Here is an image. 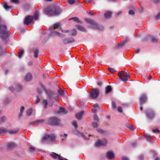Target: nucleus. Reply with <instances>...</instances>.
I'll return each mask as SVG.
<instances>
[{
	"label": "nucleus",
	"instance_id": "a18cd8bd",
	"mask_svg": "<svg viewBox=\"0 0 160 160\" xmlns=\"http://www.w3.org/2000/svg\"><path fill=\"white\" fill-rule=\"evenodd\" d=\"M112 107L114 109H115L116 108V103L114 101H112Z\"/></svg>",
	"mask_w": 160,
	"mask_h": 160
},
{
	"label": "nucleus",
	"instance_id": "1a4fd4ad",
	"mask_svg": "<svg viewBox=\"0 0 160 160\" xmlns=\"http://www.w3.org/2000/svg\"><path fill=\"white\" fill-rule=\"evenodd\" d=\"M34 18L32 16H28L25 18L24 21V24L26 25H28L32 22Z\"/></svg>",
	"mask_w": 160,
	"mask_h": 160
},
{
	"label": "nucleus",
	"instance_id": "0e129e2a",
	"mask_svg": "<svg viewBox=\"0 0 160 160\" xmlns=\"http://www.w3.org/2000/svg\"><path fill=\"white\" fill-rule=\"evenodd\" d=\"M37 90H38V92L40 94H41L42 93V90L41 89H40L39 88H38L37 89Z\"/></svg>",
	"mask_w": 160,
	"mask_h": 160
},
{
	"label": "nucleus",
	"instance_id": "9d476101",
	"mask_svg": "<svg viewBox=\"0 0 160 160\" xmlns=\"http://www.w3.org/2000/svg\"><path fill=\"white\" fill-rule=\"evenodd\" d=\"M40 86L41 87V88H42L43 90H44L47 93L49 98H51V97L53 95V92H52L50 90H48V91H47L46 89H45V88L44 86L42 84V82H40Z\"/></svg>",
	"mask_w": 160,
	"mask_h": 160
},
{
	"label": "nucleus",
	"instance_id": "58836bf2",
	"mask_svg": "<svg viewBox=\"0 0 160 160\" xmlns=\"http://www.w3.org/2000/svg\"><path fill=\"white\" fill-rule=\"evenodd\" d=\"M108 71L111 73L114 72H116V71L113 68H108Z\"/></svg>",
	"mask_w": 160,
	"mask_h": 160
},
{
	"label": "nucleus",
	"instance_id": "9b49d317",
	"mask_svg": "<svg viewBox=\"0 0 160 160\" xmlns=\"http://www.w3.org/2000/svg\"><path fill=\"white\" fill-rule=\"evenodd\" d=\"M75 40L73 38H65L62 40V42L64 45H66L69 43H72Z\"/></svg>",
	"mask_w": 160,
	"mask_h": 160
},
{
	"label": "nucleus",
	"instance_id": "f3484780",
	"mask_svg": "<svg viewBox=\"0 0 160 160\" xmlns=\"http://www.w3.org/2000/svg\"><path fill=\"white\" fill-rule=\"evenodd\" d=\"M51 156L53 158L56 159L58 158L59 160L61 159V158H62L61 156L55 152H52V153L51 154Z\"/></svg>",
	"mask_w": 160,
	"mask_h": 160
},
{
	"label": "nucleus",
	"instance_id": "a211bd4d",
	"mask_svg": "<svg viewBox=\"0 0 160 160\" xmlns=\"http://www.w3.org/2000/svg\"><path fill=\"white\" fill-rule=\"evenodd\" d=\"M76 26L78 29L81 32H86L87 31L86 29L84 27L81 25H76Z\"/></svg>",
	"mask_w": 160,
	"mask_h": 160
},
{
	"label": "nucleus",
	"instance_id": "473e14b6",
	"mask_svg": "<svg viewBox=\"0 0 160 160\" xmlns=\"http://www.w3.org/2000/svg\"><path fill=\"white\" fill-rule=\"evenodd\" d=\"M4 8L6 9H10L11 8L10 6H8L7 5L6 2H4L3 5Z\"/></svg>",
	"mask_w": 160,
	"mask_h": 160
},
{
	"label": "nucleus",
	"instance_id": "4c0bfd02",
	"mask_svg": "<svg viewBox=\"0 0 160 160\" xmlns=\"http://www.w3.org/2000/svg\"><path fill=\"white\" fill-rule=\"evenodd\" d=\"M93 118L94 120L98 122L99 121V118L96 114H94L93 116Z\"/></svg>",
	"mask_w": 160,
	"mask_h": 160
},
{
	"label": "nucleus",
	"instance_id": "f8f14e48",
	"mask_svg": "<svg viewBox=\"0 0 160 160\" xmlns=\"http://www.w3.org/2000/svg\"><path fill=\"white\" fill-rule=\"evenodd\" d=\"M147 97L145 94L141 95L139 98V101L141 104H144L146 101Z\"/></svg>",
	"mask_w": 160,
	"mask_h": 160
},
{
	"label": "nucleus",
	"instance_id": "09e8293b",
	"mask_svg": "<svg viewBox=\"0 0 160 160\" xmlns=\"http://www.w3.org/2000/svg\"><path fill=\"white\" fill-rule=\"evenodd\" d=\"M9 89L12 92H13L15 91V89L13 86H11L9 88Z\"/></svg>",
	"mask_w": 160,
	"mask_h": 160
},
{
	"label": "nucleus",
	"instance_id": "c756f323",
	"mask_svg": "<svg viewBox=\"0 0 160 160\" xmlns=\"http://www.w3.org/2000/svg\"><path fill=\"white\" fill-rule=\"evenodd\" d=\"M22 89V87L18 84L16 86V90L18 91H21Z\"/></svg>",
	"mask_w": 160,
	"mask_h": 160
},
{
	"label": "nucleus",
	"instance_id": "a878e982",
	"mask_svg": "<svg viewBox=\"0 0 160 160\" xmlns=\"http://www.w3.org/2000/svg\"><path fill=\"white\" fill-rule=\"evenodd\" d=\"M128 41V39H127L126 40L121 42L118 44V47H122Z\"/></svg>",
	"mask_w": 160,
	"mask_h": 160
},
{
	"label": "nucleus",
	"instance_id": "c9c22d12",
	"mask_svg": "<svg viewBox=\"0 0 160 160\" xmlns=\"http://www.w3.org/2000/svg\"><path fill=\"white\" fill-rule=\"evenodd\" d=\"M70 19H73L75 21L78 22H82L80 21L78 18L77 17H73L71 18Z\"/></svg>",
	"mask_w": 160,
	"mask_h": 160
},
{
	"label": "nucleus",
	"instance_id": "393cba45",
	"mask_svg": "<svg viewBox=\"0 0 160 160\" xmlns=\"http://www.w3.org/2000/svg\"><path fill=\"white\" fill-rule=\"evenodd\" d=\"M48 101L47 100L44 99L42 102V104L44 106V109H46L48 107Z\"/></svg>",
	"mask_w": 160,
	"mask_h": 160
},
{
	"label": "nucleus",
	"instance_id": "c03bdc74",
	"mask_svg": "<svg viewBox=\"0 0 160 160\" xmlns=\"http://www.w3.org/2000/svg\"><path fill=\"white\" fill-rule=\"evenodd\" d=\"M44 122V120L43 119H41L38 120L36 121V123H43Z\"/></svg>",
	"mask_w": 160,
	"mask_h": 160
},
{
	"label": "nucleus",
	"instance_id": "39448f33",
	"mask_svg": "<svg viewBox=\"0 0 160 160\" xmlns=\"http://www.w3.org/2000/svg\"><path fill=\"white\" fill-rule=\"evenodd\" d=\"M100 94L99 90L98 88L94 89L91 92L90 96L92 98L95 99L97 98Z\"/></svg>",
	"mask_w": 160,
	"mask_h": 160
},
{
	"label": "nucleus",
	"instance_id": "49530a36",
	"mask_svg": "<svg viewBox=\"0 0 160 160\" xmlns=\"http://www.w3.org/2000/svg\"><path fill=\"white\" fill-rule=\"evenodd\" d=\"M8 130H7L5 129H2L1 130V131L2 133H8Z\"/></svg>",
	"mask_w": 160,
	"mask_h": 160
},
{
	"label": "nucleus",
	"instance_id": "13d9d810",
	"mask_svg": "<svg viewBox=\"0 0 160 160\" xmlns=\"http://www.w3.org/2000/svg\"><path fill=\"white\" fill-rule=\"evenodd\" d=\"M128 127L131 130L133 131V128L130 125H128Z\"/></svg>",
	"mask_w": 160,
	"mask_h": 160
},
{
	"label": "nucleus",
	"instance_id": "e433bc0d",
	"mask_svg": "<svg viewBox=\"0 0 160 160\" xmlns=\"http://www.w3.org/2000/svg\"><path fill=\"white\" fill-rule=\"evenodd\" d=\"M20 51L21 52L19 53L18 56L19 58H21L22 57L24 52V51L23 50H21Z\"/></svg>",
	"mask_w": 160,
	"mask_h": 160
},
{
	"label": "nucleus",
	"instance_id": "0eeeda50",
	"mask_svg": "<svg viewBox=\"0 0 160 160\" xmlns=\"http://www.w3.org/2000/svg\"><path fill=\"white\" fill-rule=\"evenodd\" d=\"M146 113L147 117L151 119L154 117L155 116L154 112L151 109H148L146 110Z\"/></svg>",
	"mask_w": 160,
	"mask_h": 160
},
{
	"label": "nucleus",
	"instance_id": "603ef678",
	"mask_svg": "<svg viewBox=\"0 0 160 160\" xmlns=\"http://www.w3.org/2000/svg\"><path fill=\"white\" fill-rule=\"evenodd\" d=\"M160 18V12H159L155 17V18L158 20Z\"/></svg>",
	"mask_w": 160,
	"mask_h": 160
},
{
	"label": "nucleus",
	"instance_id": "5701e85b",
	"mask_svg": "<svg viewBox=\"0 0 160 160\" xmlns=\"http://www.w3.org/2000/svg\"><path fill=\"white\" fill-rule=\"evenodd\" d=\"M58 113H63L64 114H66L67 113V111L66 110L65 108L61 107L59 108L58 110Z\"/></svg>",
	"mask_w": 160,
	"mask_h": 160
},
{
	"label": "nucleus",
	"instance_id": "3c124183",
	"mask_svg": "<svg viewBox=\"0 0 160 160\" xmlns=\"http://www.w3.org/2000/svg\"><path fill=\"white\" fill-rule=\"evenodd\" d=\"M118 110L119 112L120 113H121L122 112V108L120 106H119L118 107Z\"/></svg>",
	"mask_w": 160,
	"mask_h": 160
},
{
	"label": "nucleus",
	"instance_id": "412c9836",
	"mask_svg": "<svg viewBox=\"0 0 160 160\" xmlns=\"http://www.w3.org/2000/svg\"><path fill=\"white\" fill-rule=\"evenodd\" d=\"M61 24L60 23H56L55 24L53 27H51L49 29L50 30H52L53 29H55L56 28H58L60 26Z\"/></svg>",
	"mask_w": 160,
	"mask_h": 160
},
{
	"label": "nucleus",
	"instance_id": "774afa93",
	"mask_svg": "<svg viewBox=\"0 0 160 160\" xmlns=\"http://www.w3.org/2000/svg\"><path fill=\"white\" fill-rule=\"evenodd\" d=\"M97 111V110L95 108H94L92 109V112L94 113H95Z\"/></svg>",
	"mask_w": 160,
	"mask_h": 160
},
{
	"label": "nucleus",
	"instance_id": "6e6d98bb",
	"mask_svg": "<svg viewBox=\"0 0 160 160\" xmlns=\"http://www.w3.org/2000/svg\"><path fill=\"white\" fill-rule=\"evenodd\" d=\"M40 101V98H39V97L38 96H37V100L36 102V103L37 104V103H39Z\"/></svg>",
	"mask_w": 160,
	"mask_h": 160
},
{
	"label": "nucleus",
	"instance_id": "5fc2aeb1",
	"mask_svg": "<svg viewBox=\"0 0 160 160\" xmlns=\"http://www.w3.org/2000/svg\"><path fill=\"white\" fill-rule=\"evenodd\" d=\"M129 13L130 15H133L134 14V12L133 10H130L129 12Z\"/></svg>",
	"mask_w": 160,
	"mask_h": 160
},
{
	"label": "nucleus",
	"instance_id": "de8ad7c7",
	"mask_svg": "<svg viewBox=\"0 0 160 160\" xmlns=\"http://www.w3.org/2000/svg\"><path fill=\"white\" fill-rule=\"evenodd\" d=\"M72 125L74 127L76 128H78V126L77 124V122L75 121H73L72 122Z\"/></svg>",
	"mask_w": 160,
	"mask_h": 160
},
{
	"label": "nucleus",
	"instance_id": "7ed1b4c3",
	"mask_svg": "<svg viewBox=\"0 0 160 160\" xmlns=\"http://www.w3.org/2000/svg\"><path fill=\"white\" fill-rule=\"evenodd\" d=\"M55 140L56 137L54 134H46L43 137L41 140V142L43 143L45 141L51 142H55Z\"/></svg>",
	"mask_w": 160,
	"mask_h": 160
},
{
	"label": "nucleus",
	"instance_id": "f704fd0d",
	"mask_svg": "<svg viewBox=\"0 0 160 160\" xmlns=\"http://www.w3.org/2000/svg\"><path fill=\"white\" fill-rule=\"evenodd\" d=\"M151 39L152 42H156L157 41V39L153 36H151Z\"/></svg>",
	"mask_w": 160,
	"mask_h": 160
},
{
	"label": "nucleus",
	"instance_id": "79ce46f5",
	"mask_svg": "<svg viewBox=\"0 0 160 160\" xmlns=\"http://www.w3.org/2000/svg\"><path fill=\"white\" fill-rule=\"evenodd\" d=\"M92 125L93 128H96L98 127V125L97 122H93L92 123Z\"/></svg>",
	"mask_w": 160,
	"mask_h": 160
},
{
	"label": "nucleus",
	"instance_id": "cd10ccee",
	"mask_svg": "<svg viewBox=\"0 0 160 160\" xmlns=\"http://www.w3.org/2000/svg\"><path fill=\"white\" fill-rule=\"evenodd\" d=\"M77 33V32L76 30L75 29H73L71 31L70 35L72 36H75Z\"/></svg>",
	"mask_w": 160,
	"mask_h": 160
},
{
	"label": "nucleus",
	"instance_id": "2f4dec72",
	"mask_svg": "<svg viewBox=\"0 0 160 160\" xmlns=\"http://www.w3.org/2000/svg\"><path fill=\"white\" fill-rule=\"evenodd\" d=\"M34 18V19L37 20H38V13L37 12H36L34 15V16H33Z\"/></svg>",
	"mask_w": 160,
	"mask_h": 160
},
{
	"label": "nucleus",
	"instance_id": "052dcab7",
	"mask_svg": "<svg viewBox=\"0 0 160 160\" xmlns=\"http://www.w3.org/2000/svg\"><path fill=\"white\" fill-rule=\"evenodd\" d=\"M144 76L147 79H148L149 81L152 78V77L151 76L150 77H147L146 75H145Z\"/></svg>",
	"mask_w": 160,
	"mask_h": 160
},
{
	"label": "nucleus",
	"instance_id": "dca6fc26",
	"mask_svg": "<svg viewBox=\"0 0 160 160\" xmlns=\"http://www.w3.org/2000/svg\"><path fill=\"white\" fill-rule=\"evenodd\" d=\"M19 129L16 128L13 130H10L8 131V133L12 135H15L18 132Z\"/></svg>",
	"mask_w": 160,
	"mask_h": 160
},
{
	"label": "nucleus",
	"instance_id": "72a5a7b5",
	"mask_svg": "<svg viewBox=\"0 0 160 160\" xmlns=\"http://www.w3.org/2000/svg\"><path fill=\"white\" fill-rule=\"evenodd\" d=\"M58 92L60 96H62L64 94V91L61 89H59L58 91Z\"/></svg>",
	"mask_w": 160,
	"mask_h": 160
},
{
	"label": "nucleus",
	"instance_id": "4be33fe9",
	"mask_svg": "<svg viewBox=\"0 0 160 160\" xmlns=\"http://www.w3.org/2000/svg\"><path fill=\"white\" fill-rule=\"evenodd\" d=\"M83 113L84 112L82 111L76 114V118L79 120L82 119Z\"/></svg>",
	"mask_w": 160,
	"mask_h": 160
},
{
	"label": "nucleus",
	"instance_id": "e2e57ef3",
	"mask_svg": "<svg viewBox=\"0 0 160 160\" xmlns=\"http://www.w3.org/2000/svg\"><path fill=\"white\" fill-rule=\"evenodd\" d=\"M102 82H99L97 83L98 85L99 86H102Z\"/></svg>",
	"mask_w": 160,
	"mask_h": 160
},
{
	"label": "nucleus",
	"instance_id": "6ab92c4d",
	"mask_svg": "<svg viewBox=\"0 0 160 160\" xmlns=\"http://www.w3.org/2000/svg\"><path fill=\"white\" fill-rule=\"evenodd\" d=\"M112 90V87L110 85H108L105 88V92L106 94L110 92Z\"/></svg>",
	"mask_w": 160,
	"mask_h": 160
},
{
	"label": "nucleus",
	"instance_id": "bb28decb",
	"mask_svg": "<svg viewBox=\"0 0 160 160\" xmlns=\"http://www.w3.org/2000/svg\"><path fill=\"white\" fill-rule=\"evenodd\" d=\"M32 108H29L28 109L27 111V115L28 116H30L32 113Z\"/></svg>",
	"mask_w": 160,
	"mask_h": 160
},
{
	"label": "nucleus",
	"instance_id": "6e6552de",
	"mask_svg": "<svg viewBox=\"0 0 160 160\" xmlns=\"http://www.w3.org/2000/svg\"><path fill=\"white\" fill-rule=\"evenodd\" d=\"M118 75L120 79L124 82H126L128 81L127 78L126 77V74L123 71L119 72L118 73Z\"/></svg>",
	"mask_w": 160,
	"mask_h": 160
},
{
	"label": "nucleus",
	"instance_id": "ea45409f",
	"mask_svg": "<svg viewBox=\"0 0 160 160\" xmlns=\"http://www.w3.org/2000/svg\"><path fill=\"white\" fill-rule=\"evenodd\" d=\"M144 136H145V138H146L148 140L150 141L151 140V138L149 135L146 134V135H144Z\"/></svg>",
	"mask_w": 160,
	"mask_h": 160
},
{
	"label": "nucleus",
	"instance_id": "8fccbe9b",
	"mask_svg": "<svg viewBox=\"0 0 160 160\" xmlns=\"http://www.w3.org/2000/svg\"><path fill=\"white\" fill-rule=\"evenodd\" d=\"M6 119V117L5 116H3L0 118V122H3Z\"/></svg>",
	"mask_w": 160,
	"mask_h": 160
},
{
	"label": "nucleus",
	"instance_id": "aec40b11",
	"mask_svg": "<svg viewBox=\"0 0 160 160\" xmlns=\"http://www.w3.org/2000/svg\"><path fill=\"white\" fill-rule=\"evenodd\" d=\"M32 78V75L30 73H28L25 77V80L27 81H30Z\"/></svg>",
	"mask_w": 160,
	"mask_h": 160
},
{
	"label": "nucleus",
	"instance_id": "338daca9",
	"mask_svg": "<svg viewBox=\"0 0 160 160\" xmlns=\"http://www.w3.org/2000/svg\"><path fill=\"white\" fill-rule=\"evenodd\" d=\"M126 74V77L127 78V79H128V78L130 77V74L129 73H125Z\"/></svg>",
	"mask_w": 160,
	"mask_h": 160
},
{
	"label": "nucleus",
	"instance_id": "c85d7f7f",
	"mask_svg": "<svg viewBox=\"0 0 160 160\" xmlns=\"http://www.w3.org/2000/svg\"><path fill=\"white\" fill-rule=\"evenodd\" d=\"M95 28V29H98L100 31H102L104 29V28L103 26L102 25H98L97 24V26Z\"/></svg>",
	"mask_w": 160,
	"mask_h": 160
},
{
	"label": "nucleus",
	"instance_id": "680f3d73",
	"mask_svg": "<svg viewBox=\"0 0 160 160\" xmlns=\"http://www.w3.org/2000/svg\"><path fill=\"white\" fill-rule=\"evenodd\" d=\"M24 110V107L23 106H22L20 108V112L23 113Z\"/></svg>",
	"mask_w": 160,
	"mask_h": 160
},
{
	"label": "nucleus",
	"instance_id": "2eb2a0df",
	"mask_svg": "<svg viewBox=\"0 0 160 160\" xmlns=\"http://www.w3.org/2000/svg\"><path fill=\"white\" fill-rule=\"evenodd\" d=\"M16 145L14 143L11 142L9 143L7 146V147L8 149H12L16 147Z\"/></svg>",
	"mask_w": 160,
	"mask_h": 160
},
{
	"label": "nucleus",
	"instance_id": "a19ab883",
	"mask_svg": "<svg viewBox=\"0 0 160 160\" xmlns=\"http://www.w3.org/2000/svg\"><path fill=\"white\" fill-rule=\"evenodd\" d=\"M152 131L154 133H159L160 132V130L157 128L153 129Z\"/></svg>",
	"mask_w": 160,
	"mask_h": 160
},
{
	"label": "nucleus",
	"instance_id": "20e7f679",
	"mask_svg": "<svg viewBox=\"0 0 160 160\" xmlns=\"http://www.w3.org/2000/svg\"><path fill=\"white\" fill-rule=\"evenodd\" d=\"M108 141L107 139H104L102 140L98 139L95 143V146L97 147H99L101 146H106L107 143Z\"/></svg>",
	"mask_w": 160,
	"mask_h": 160
},
{
	"label": "nucleus",
	"instance_id": "bf43d9fd",
	"mask_svg": "<svg viewBox=\"0 0 160 160\" xmlns=\"http://www.w3.org/2000/svg\"><path fill=\"white\" fill-rule=\"evenodd\" d=\"M35 150V149L33 147H31L29 148V150L31 152H33V151H34Z\"/></svg>",
	"mask_w": 160,
	"mask_h": 160
},
{
	"label": "nucleus",
	"instance_id": "864d4df0",
	"mask_svg": "<svg viewBox=\"0 0 160 160\" xmlns=\"http://www.w3.org/2000/svg\"><path fill=\"white\" fill-rule=\"evenodd\" d=\"M97 131L101 133H103L104 132L103 131V130L101 129L100 128H98L97 129Z\"/></svg>",
	"mask_w": 160,
	"mask_h": 160
},
{
	"label": "nucleus",
	"instance_id": "ddd939ff",
	"mask_svg": "<svg viewBox=\"0 0 160 160\" xmlns=\"http://www.w3.org/2000/svg\"><path fill=\"white\" fill-rule=\"evenodd\" d=\"M86 21L88 22V23L92 25V26L91 27V28H95L97 26L98 24L94 21L90 19H87Z\"/></svg>",
	"mask_w": 160,
	"mask_h": 160
},
{
	"label": "nucleus",
	"instance_id": "423d86ee",
	"mask_svg": "<svg viewBox=\"0 0 160 160\" xmlns=\"http://www.w3.org/2000/svg\"><path fill=\"white\" fill-rule=\"evenodd\" d=\"M49 122L52 125H58L59 120L56 117H51L49 118Z\"/></svg>",
	"mask_w": 160,
	"mask_h": 160
},
{
	"label": "nucleus",
	"instance_id": "b1692460",
	"mask_svg": "<svg viewBox=\"0 0 160 160\" xmlns=\"http://www.w3.org/2000/svg\"><path fill=\"white\" fill-rule=\"evenodd\" d=\"M112 14V12L108 11L105 13L104 17L106 18H110L111 17Z\"/></svg>",
	"mask_w": 160,
	"mask_h": 160
},
{
	"label": "nucleus",
	"instance_id": "37998d69",
	"mask_svg": "<svg viewBox=\"0 0 160 160\" xmlns=\"http://www.w3.org/2000/svg\"><path fill=\"white\" fill-rule=\"evenodd\" d=\"M76 0H68V3H69L70 4H73L76 2Z\"/></svg>",
	"mask_w": 160,
	"mask_h": 160
},
{
	"label": "nucleus",
	"instance_id": "69168bd1",
	"mask_svg": "<svg viewBox=\"0 0 160 160\" xmlns=\"http://www.w3.org/2000/svg\"><path fill=\"white\" fill-rule=\"evenodd\" d=\"M82 136L85 140H87L89 139L88 138H87L83 134H82Z\"/></svg>",
	"mask_w": 160,
	"mask_h": 160
},
{
	"label": "nucleus",
	"instance_id": "7c9ffc66",
	"mask_svg": "<svg viewBox=\"0 0 160 160\" xmlns=\"http://www.w3.org/2000/svg\"><path fill=\"white\" fill-rule=\"evenodd\" d=\"M39 50L37 49L36 50L34 51V57L35 58H37L38 57V54H39Z\"/></svg>",
	"mask_w": 160,
	"mask_h": 160
},
{
	"label": "nucleus",
	"instance_id": "f03ea898",
	"mask_svg": "<svg viewBox=\"0 0 160 160\" xmlns=\"http://www.w3.org/2000/svg\"><path fill=\"white\" fill-rule=\"evenodd\" d=\"M9 32L7 30V27L3 24H0V37L3 39H6L8 37Z\"/></svg>",
	"mask_w": 160,
	"mask_h": 160
},
{
	"label": "nucleus",
	"instance_id": "4d7b16f0",
	"mask_svg": "<svg viewBox=\"0 0 160 160\" xmlns=\"http://www.w3.org/2000/svg\"><path fill=\"white\" fill-rule=\"evenodd\" d=\"M12 2L15 3H18L19 2L18 0H12Z\"/></svg>",
	"mask_w": 160,
	"mask_h": 160
},
{
	"label": "nucleus",
	"instance_id": "4468645a",
	"mask_svg": "<svg viewBox=\"0 0 160 160\" xmlns=\"http://www.w3.org/2000/svg\"><path fill=\"white\" fill-rule=\"evenodd\" d=\"M106 156L109 159H113L114 157L113 152L112 151H109L106 153Z\"/></svg>",
	"mask_w": 160,
	"mask_h": 160
},
{
	"label": "nucleus",
	"instance_id": "f257e3e1",
	"mask_svg": "<svg viewBox=\"0 0 160 160\" xmlns=\"http://www.w3.org/2000/svg\"><path fill=\"white\" fill-rule=\"evenodd\" d=\"M44 12L46 14L50 16L58 15L61 12L60 9L55 7L47 8L45 9Z\"/></svg>",
	"mask_w": 160,
	"mask_h": 160
}]
</instances>
